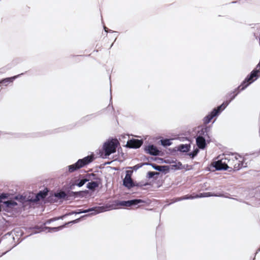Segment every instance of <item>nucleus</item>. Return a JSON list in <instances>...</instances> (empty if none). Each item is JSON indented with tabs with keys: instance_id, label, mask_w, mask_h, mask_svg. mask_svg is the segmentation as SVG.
Segmentation results:
<instances>
[{
	"instance_id": "1",
	"label": "nucleus",
	"mask_w": 260,
	"mask_h": 260,
	"mask_svg": "<svg viewBox=\"0 0 260 260\" xmlns=\"http://www.w3.org/2000/svg\"><path fill=\"white\" fill-rule=\"evenodd\" d=\"M213 166L218 170L233 168L238 170L242 167H245L243 162V158L237 154L229 155L213 162Z\"/></svg>"
},
{
	"instance_id": "2",
	"label": "nucleus",
	"mask_w": 260,
	"mask_h": 260,
	"mask_svg": "<svg viewBox=\"0 0 260 260\" xmlns=\"http://www.w3.org/2000/svg\"><path fill=\"white\" fill-rule=\"evenodd\" d=\"M7 199H8V194H0V211L3 210L7 212H12L17 209L19 206H21L16 201L22 203L25 200V198L22 196H17L12 200Z\"/></svg>"
},
{
	"instance_id": "3",
	"label": "nucleus",
	"mask_w": 260,
	"mask_h": 260,
	"mask_svg": "<svg viewBox=\"0 0 260 260\" xmlns=\"http://www.w3.org/2000/svg\"><path fill=\"white\" fill-rule=\"evenodd\" d=\"M93 160L92 155L87 156L82 159H79L75 164L68 166V172L72 173L89 164Z\"/></svg>"
},
{
	"instance_id": "4",
	"label": "nucleus",
	"mask_w": 260,
	"mask_h": 260,
	"mask_svg": "<svg viewBox=\"0 0 260 260\" xmlns=\"http://www.w3.org/2000/svg\"><path fill=\"white\" fill-rule=\"evenodd\" d=\"M118 143V141L115 139L106 141L103 145L105 156L107 157L115 152Z\"/></svg>"
},
{
	"instance_id": "5",
	"label": "nucleus",
	"mask_w": 260,
	"mask_h": 260,
	"mask_svg": "<svg viewBox=\"0 0 260 260\" xmlns=\"http://www.w3.org/2000/svg\"><path fill=\"white\" fill-rule=\"evenodd\" d=\"M237 94L233 96L231 100L229 102H227L226 103H223L221 105L218 107L217 109H214V110L208 115L205 117L204 119V123L207 124L210 122L211 120L215 116L218 115L221 111L224 110L226 106L229 105V103L233 100Z\"/></svg>"
},
{
	"instance_id": "6",
	"label": "nucleus",
	"mask_w": 260,
	"mask_h": 260,
	"mask_svg": "<svg viewBox=\"0 0 260 260\" xmlns=\"http://www.w3.org/2000/svg\"><path fill=\"white\" fill-rule=\"evenodd\" d=\"M259 76H260V71L253 70L250 75L245 79L242 84L238 87V89L240 90H244L249 84L256 80Z\"/></svg>"
},
{
	"instance_id": "7",
	"label": "nucleus",
	"mask_w": 260,
	"mask_h": 260,
	"mask_svg": "<svg viewBox=\"0 0 260 260\" xmlns=\"http://www.w3.org/2000/svg\"><path fill=\"white\" fill-rule=\"evenodd\" d=\"M142 202L143 201L141 200L137 199L127 201H120L117 203V205L121 206L130 207Z\"/></svg>"
},
{
	"instance_id": "8",
	"label": "nucleus",
	"mask_w": 260,
	"mask_h": 260,
	"mask_svg": "<svg viewBox=\"0 0 260 260\" xmlns=\"http://www.w3.org/2000/svg\"><path fill=\"white\" fill-rule=\"evenodd\" d=\"M143 142L142 140L138 139H133L127 141L126 145L133 148H139L142 145Z\"/></svg>"
},
{
	"instance_id": "9",
	"label": "nucleus",
	"mask_w": 260,
	"mask_h": 260,
	"mask_svg": "<svg viewBox=\"0 0 260 260\" xmlns=\"http://www.w3.org/2000/svg\"><path fill=\"white\" fill-rule=\"evenodd\" d=\"M90 211H94V213H92L91 215H95L98 213L103 212L105 211L104 208L103 207H98L95 208H92L89 209L88 210H85L83 211H80L79 212H77L78 213H87Z\"/></svg>"
},
{
	"instance_id": "10",
	"label": "nucleus",
	"mask_w": 260,
	"mask_h": 260,
	"mask_svg": "<svg viewBox=\"0 0 260 260\" xmlns=\"http://www.w3.org/2000/svg\"><path fill=\"white\" fill-rule=\"evenodd\" d=\"M146 150L148 153L153 155H159V153L160 152V151L157 149V148L153 145L148 146V147H146Z\"/></svg>"
},
{
	"instance_id": "11",
	"label": "nucleus",
	"mask_w": 260,
	"mask_h": 260,
	"mask_svg": "<svg viewBox=\"0 0 260 260\" xmlns=\"http://www.w3.org/2000/svg\"><path fill=\"white\" fill-rule=\"evenodd\" d=\"M212 196L213 195L211 194L210 192H205V193H200V194L197 195L196 197L192 196H188V195L185 196L184 197H183L182 198H181V200L193 199L196 198L207 197H210V196Z\"/></svg>"
},
{
	"instance_id": "12",
	"label": "nucleus",
	"mask_w": 260,
	"mask_h": 260,
	"mask_svg": "<svg viewBox=\"0 0 260 260\" xmlns=\"http://www.w3.org/2000/svg\"><path fill=\"white\" fill-rule=\"evenodd\" d=\"M123 184L128 188L132 187L134 185L131 176L128 174H126L125 175L123 180Z\"/></svg>"
},
{
	"instance_id": "13",
	"label": "nucleus",
	"mask_w": 260,
	"mask_h": 260,
	"mask_svg": "<svg viewBox=\"0 0 260 260\" xmlns=\"http://www.w3.org/2000/svg\"><path fill=\"white\" fill-rule=\"evenodd\" d=\"M197 144L201 149H204L206 146V142L205 139L202 137H198L196 139Z\"/></svg>"
},
{
	"instance_id": "14",
	"label": "nucleus",
	"mask_w": 260,
	"mask_h": 260,
	"mask_svg": "<svg viewBox=\"0 0 260 260\" xmlns=\"http://www.w3.org/2000/svg\"><path fill=\"white\" fill-rule=\"evenodd\" d=\"M48 190L47 189H44L43 191H40L39 193L36 196V199L35 200L40 201L42 199L45 198L47 195Z\"/></svg>"
},
{
	"instance_id": "15",
	"label": "nucleus",
	"mask_w": 260,
	"mask_h": 260,
	"mask_svg": "<svg viewBox=\"0 0 260 260\" xmlns=\"http://www.w3.org/2000/svg\"><path fill=\"white\" fill-rule=\"evenodd\" d=\"M19 75H20L15 76H13V77H10V78H5V79L2 80L1 82V83L4 84L6 86V85H7V84L9 83L12 82L13 81V80L14 79H15L16 78H17L18 76H19Z\"/></svg>"
},
{
	"instance_id": "16",
	"label": "nucleus",
	"mask_w": 260,
	"mask_h": 260,
	"mask_svg": "<svg viewBox=\"0 0 260 260\" xmlns=\"http://www.w3.org/2000/svg\"><path fill=\"white\" fill-rule=\"evenodd\" d=\"M190 148V145L187 144H181L178 146L177 150L181 152H187Z\"/></svg>"
},
{
	"instance_id": "17",
	"label": "nucleus",
	"mask_w": 260,
	"mask_h": 260,
	"mask_svg": "<svg viewBox=\"0 0 260 260\" xmlns=\"http://www.w3.org/2000/svg\"><path fill=\"white\" fill-rule=\"evenodd\" d=\"M99 186V183L96 181H91L87 184V187L90 189H94Z\"/></svg>"
},
{
	"instance_id": "18",
	"label": "nucleus",
	"mask_w": 260,
	"mask_h": 260,
	"mask_svg": "<svg viewBox=\"0 0 260 260\" xmlns=\"http://www.w3.org/2000/svg\"><path fill=\"white\" fill-rule=\"evenodd\" d=\"M64 226L65 225L59 226L56 227V228H47V227H45V228L46 229H48V232H54V231H56L59 230H61L63 227H64Z\"/></svg>"
},
{
	"instance_id": "19",
	"label": "nucleus",
	"mask_w": 260,
	"mask_h": 260,
	"mask_svg": "<svg viewBox=\"0 0 260 260\" xmlns=\"http://www.w3.org/2000/svg\"><path fill=\"white\" fill-rule=\"evenodd\" d=\"M199 152V150L196 148L194 151L193 152H191V153H189L188 154V155H189V156L191 158H193L196 155H197V154Z\"/></svg>"
},
{
	"instance_id": "20",
	"label": "nucleus",
	"mask_w": 260,
	"mask_h": 260,
	"mask_svg": "<svg viewBox=\"0 0 260 260\" xmlns=\"http://www.w3.org/2000/svg\"><path fill=\"white\" fill-rule=\"evenodd\" d=\"M161 143L164 146H170L171 144L170 140H165L161 141Z\"/></svg>"
},
{
	"instance_id": "21",
	"label": "nucleus",
	"mask_w": 260,
	"mask_h": 260,
	"mask_svg": "<svg viewBox=\"0 0 260 260\" xmlns=\"http://www.w3.org/2000/svg\"><path fill=\"white\" fill-rule=\"evenodd\" d=\"M56 197L59 198H63L65 197L66 194L63 192H59L56 194Z\"/></svg>"
},
{
	"instance_id": "22",
	"label": "nucleus",
	"mask_w": 260,
	"mask_h": 260,
	"mask_svg": "<svg viewBox=\"0 0 260 260\" xmlns=\"http://www.w3.org/2000/svg\"><path fill=\"white\" fill-rule=\"evenodd\" d=\"M87 181V180L86 179H81L79 181V182L77 183V185L79 186H83L85 183V182Z\"/></svg>"
},
{
	"instance_id": "23",
	"label": "nucleus",
	"mask_w": 260,
	"mask_h": 260,
	"mask_svg": "<svg viewBox=\"0 0 260 260\" xmlns=\"http://www.w3.org/2000/svg\"><path fill=\"white\" fill-rule=\"evenodd\" d=\"M173 166L175 167L177 169H182L183 168L181 163L179 162L176 163V165H173Z\"/></svg>"
},
{
	"instance_id": "24",
	"label": "nucleus",
	"mask_w": 260,
	"mask_h": 260,
	"mask_svg": "<svg viewBox=\"0 0 260 260\" xmlns=\"http://www.w3.org/2000/svg\"><path fill=\"white\" fill-rule=\"evenodd\" d=\"M156 174V173H155V172H148V177L149 178H152V177H153V176Z\"/></svg>"
},
{
	"instance_id": "25",
	"label": "nucleus",
	"mask_w": 260,
	"mask_h": 260,
	"mask_svg": "<svg viewBox=\"0 0 260 260\" xmlns=\"http://www.w3.org/2000/svg\"><path fill=\"white\" fill-rule=\"evenodd\" d=\"M79 220V219H77L76 220L71 221L70 223H77L78 222Z\"/></svg>"
},
{
	"instance_id": "26",
	"label": "nucleus",
	"mask_w": 260,
	"mask_h": 260,
	"mask_svg": "<svg viewBox=\"0 0 260 260\" xmlns=\"http://www.w3.org/2000/svg\"><path fill=\"white\" fill-rule=\"evenodd\" d=\"M52 220H53L52 219V220H48V221L46 222V223H50V222H51V221H52Z\"/></svg>"
},
{
	"instance_id": "27",
	"label": "nucleus",
	"mask_w": 260,
	"mask_h": 260,
	"mask_svg": "<svg viewBox=\"0 0 260 260\" xmlns=\"http://www.w3.org/2000/svg\"><path fill=\"white\" fill-rule=\"evenodd\" d=\"M104 29H105V31H106V32L108 31L107 30V28L106 27H104Z\"/></svg>"
},
{
	"instance_id": "28",
	"label": "nucleus",
	"mask_w": 260,
	"mask_h": 260,
	"mask_svg": "<svg viewBox=\"0 0 260 260\" xmlns=\"http://www.w3.org/2000/svg\"><path fill=\"white\" fill-rule=\"evenodd\" d=\"M258 66L260 67V64H259L258 65Z\"/></svg>"
}]
</instances>
